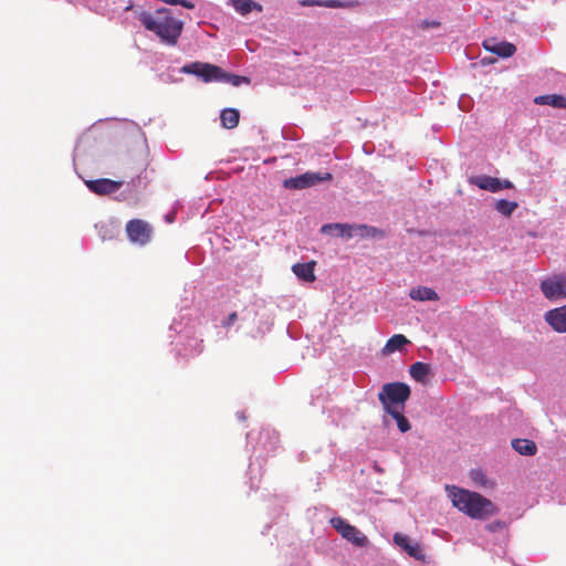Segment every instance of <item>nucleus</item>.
Returning a JSON list of instances; mask_svg holds the SVG:
<instances>
[{
  "instance_id": "obj_1",
  "label": "nucleus",
  "mask_w": 566,
  "mask_h": 566,
  "mask_svg": "<svg viewBox=\"0 0 566 566\" xmlns=\"http://www.w3.org/2000/svg\"><path fill=\"white\" fill-rule=\"evenodd\" d=\"M138 20L146 30L155 33L163 43L170 46L178 43L184 30V22L166 8L157 9L155 12L140 11Z\"/></svg>"
},
{
  "instance_id": "obj_2",
  "label": "nucleus",
  "mask_w": 566,
  "mask_h": 566,
  "mask_svg": "<svg viewBox=\"0 0 566 566\" xmlns=\"http://www.w3.org/2000/svg\"><path fill=\"white\" fill-rule=\"evenodd\" d=\"M452 504L471 518L485 520L499 512L496 505L480 493L471 492L457 486L447 488Z\"/></svg>"
},
{
  "instance_id": "obj_3",
  "label": "nucleus",
  "mask_w": 566,
  "mask_h": 566,
  "mask_svg": "<svg viewBox=\"0 0 566 566\" xmlns=\"http://www.w3.org/2000/svg\"><path fill=\"white\" fill-rule=\"evenodd\" d=\"M411 394L410 387L405 382L385 384L378 394L384 410L387 412L392 409H405V403Z\"/></svg>"
},
{
  "instance_id": "obj_4",
  "label": "nucleus",
  "mask_w": 566,
  "mask_h": 566,
  "mask_svg": "<svg viewBox=\"0 0 566 566\" xmlns=\"http://www.w3.org/2000/svg\"><path fill=\"white\" fill-rule=\"evenodd\" d=\"M332 526L348 542L357 547H365L369 541L367 536L360 532L356 526L349 524L342 517H333L331 520Z\"/></svg>"
},
{
  "instance_id": "obj_5",
  "label": "nucleus",
  "mask_w": 566,
  "mask_h": 566,
  "mask_svg": "<svg viewBox=\"0 0 566 566\" xmlns=\"http://www.w3.org/2000/svg\"><path fill=\"white\" fill-rule=\"evenodd\" d=\"M333 176L329 172H312L307 171L296 177L285 179L283 187L286 189L301 190L313 187L323 181L332 180Z\"/></svg>"
},
{
  "instance_id": "obj_6",
  "label": "nucleus",
  "mask_w": 566,
  "mask_h": 566,
  "mask_svg": "<svg viewBox=\"0 0 566 566\" xmlns=\"http://www.w3.org/2000/svg\"><path fill=\"white\" fill-rule=\"evenodd\" d=\"M125 230L128 239L139 245L149 243L153 237V227L142 219L129 220Z\"/></svg>"
},
{
  "instance_id": "obj_7",
  "label": "nucleus",
  "mask_w": 566,
  "mask_h": 566,
  "mask_svg": "<svg viewBox=\"0 0 566 566\" xmlns=\"http://www.w3.org/2000/svg\"><path fill=\"white\" fill-rule=\"evenodd\" d=\"M184 73L195 74L201 77L205 82H220L223 75V70L220 66L202 63L192 62L182 67Z\"/></svg>"
},
{
  "instance_id": "obj_8",
  "label": "nucleus",
  "mask_w": 566,
  "mask_h": 566,
  "mask_svg": "<svg viewBox=\"0 0 566 566\" xmlns=\"http://www.w3.org/2000/svg\"><path fill=\"white\" fill-rule=\"evenodd\" d=\"M541 289L548 300L566 297V280L564 279L545 280L542 282Z\"/></svg>"
},
{
  "instance_id": "obj_9",
  "label": "nucleus",
  "mask_w": 566,
  "mask_h": 566,
  "mask_svg": "<svg viewBox=\"0 0 566 566\" xmlns=\"http://www.w3.org/2000/svg\"><path fill=\"white\" fill-rule=\"evenodd\" d=\"M85 184L92 192L101 196L114 193L123 186L122 181L107 178L87 180Z\"/></svg>"
},
{
  "instance_id": "obj_10",
  "label": "nucleus",
  "mask_w": 566,
  "mask_h": 566,
  "mask_svg": "<svg viewBox=\"0 0 566 566\" xmlns=\"http://www.w3.org/2000/svg\"><path fill=\"white\" fill-rule=\"evenodd\" d=\"M394 542L401 547L409 556L417 560H424L426 555L419 543L412 542L407 535L396 533Z\"/></svg>"
},
{
  "instance_id": "obj_11",
  "label": "nucleus",
  "mask_w": 566,
  "mask_h": 566,
  "mask_svg": "<svg viewBox=\"0 0 566 566\" xmlns=\"http://www.w3.org/2000/svg\"><path fill=\"white\" fill-rule=\"evenodd\" d=\"M545 321L557 333H566V305L549 310Z\"/></svg>"
},
{
  "instance_id": "obj_12",
  "label": "nucleus",
  "mask_w": 566,
  "mask_h": 566,
  "mask_svg": "<svg viewBox=\"0 0 566 566\" xmlns=\"http://www.w3.org/2000/svg\"><path fill=\"white\" fill-rule=\"evenodd\" d=\"M483 46L486 51L495 53L501 57H510L512 56L516 48L513 43L510 42H497L495 39H488L483 42Z\"/></svg>"
},
{
  "instance_id": "obj_13",
  "label": "nucleus",
  "mask_w": 566,
  "mask_h": 566,
  "mask_svg": "<svg viewBox=\"0 0 566 566\" xmlns=\"http://www.w3.org/2000/svg\"><path fill=\"white\" fill-rule=\"evenodd\" d=\"M315 261H310L307 263H296L292 266L293 273L301 280L305 282H314L315 281Z\"/></svg>"
},
{
  "instance_id": "obj_14",
  "label": "nucleus",
  "mask_w": 566,
  "mask_h": 566,
  "mask_svg": "<svg viewBox=\"0 0 566 566\" xmlns=\"http://www.w3.org/2000/svg\"><path fill=\"white\" fill-rule=\"evenodd\" d=\"M472 184L478 186L480 189L488 190L491 192H497L502 190V180L490 177V176H481L475 177L471 180Z\"/></svg>"
},
{
  "instance_id": "obj_15",
  "label": "nucleus",
  "mask_w": 566,
  "mask_h": 566,
  "mask_svg": "<svg viewBox=\"0 0 566 566\" xmlns=\"http://www.w3.org/2000/svg\"><path fill=\"white\" fill-rule=\"evenodd\" d=\"M332 230H337L338 235L345 237V238H353L355 237V224H348V223H329L324 224L321 229L323 233H331Z\"/></svg>"
},
{
  "instance_id": "obj_16",
  "label": "nucleus",
  "mask_w": 566,
  "mask_h": 566,
  "mask_svg": "<svg viewBox=\"0 0 566 566\" xmlns=\"http://www.w3.org/2000/svg\"><path fill=\"white\" fill-rule=\"evenodd\" d=\"M512 447L522 455H534L537 452L536 443L528 439H514Z\"/></svg>"
},
{
  "instance_id": "obj_17",
  "label": "nucleus",
  "mask_w": 566,
  "mask_h": 566,
  "mask_svg": "<svg viewBox=\"0 0 566 566\" xmlns=\"http://www.w3.org/2000/svg\"><path fill=\"white\" fill-rule=\"evenodd\" d=\"M410 298L415 301H437L439 300V295L437 292L430 287L418 286L410 291Z\"/></svg>"
},
{
  "instance_id": "obj_18",
  "label": "nucleus",
  "mask_w": 566,
  "mask_h": 566,
  "mask_svg": "<svg viewBox=\"0 0 566 566\" xmlns=\"http://www.w3.org/2000/svg\"><path fill=\"white\" fill-rule=\"evenodd\" d=\"M231 4L242 15H247L252 10H256L258 12H262L263 8L260 3L253 0H230Z\"/></svg>"
},
{
  "instance_id": "obj_19",
  "label": "nucleus",
  "mask_w": 566,
  "mask_h": 566,
  "mask_svg": "<svg viewBox=\"0 0 566 566\" xmlns=\"http://www.w3.org/2000/svg\"><path fill=\"white\" fill-rule=\"evenodd\" d=\"M534 102L539 105H549L556 108H566V96L551 94L535 97Z\"/></svg>"
},
{
  "instance_id": "obj_20",
  "label": "nucleus",
  "mask_w": 566,
  "mask_h": 566,
  "mask_svg": "<svg viewBox=\"0 0 566 566\" xmlns=\"http://www.w3.org/2000/svg\"><path fill=\"white\" fill-rule=\"evenodd\" d=\"M384 230L367 224H355V237L360 238H385Z\"/></svg>"
},
{
  "instance_id": "obj_21",
  "label": "nucleus",
  "mask_w": 566,
  "mask_h": 566,
  "mask_svg": "<svg viewBox=\"0 0 566 566\" xmlns=\"http://www.w3.org/2000/svg\"><path fill=\"white\" fill-rule=\"evenodd\" d=\"M409 340L402 334H396L391 336L382 348L384 355L392 354L396 350H400Z\"/></svg>"
},
{
  "instance_id": "obj_22",
  "label": "nucleus",
  "mask_w": 566,
  "mask_h": 566,
  "mask_svg": "<svg viewBox=\"0 0 566 566\" xmlns=\"http://www.w3.org/2000/svg\"><path fill=\"white\" fill-rule=\"evenodd\" d=\"M220 119L224 128L232 129L238 126L240 114L235 108H226L221 112Z\"/></svg>"
},
{
  "instance_id": "obj_23",
  "label": "nucleus",
  "mask_w": 566,
  "mask_h": 566,
  "mask_svg": "<svg viewBox=\"0 0 566 566\" xmlns=\"http://www.w3.org/2000/svg\"><path fill=\"white\" fill-rule=\"evenodd\" d=\"M430 366L422 361H417L410 366V376L419 382H424L430 374Z\"/></svg>"
},
{
  "instance_id": "obj_24",
  "label": "nucleus",
  "mask_w": 566,
  "mask_h": 566,
  "mask_svg": "<svg viewBox=\"0 0 566 566\" xmlns=\"http://www.w3.org/2000/svg\"><path fill=\"white\" fill-rule=\"evenodd\" d=\"M402 411L403 410L401 409H392L387 411V413L397 421L398 429L405 433L410 430L411 426L409 420L403 416Z\"/></svg>"
},
{
  "instance_id": "obj_25",
  "label": "nucleus",
  "mask_w": 566,
  "mask_h": 566,
  "mask_svg": "<svg viewBox=\"0 0 566 566\" xmlns=\"http://www.w3.org/2000/svg\"><path fill=\"white\" fill-rule=\"evenodd\" d=\"M517 208V202L509 201L506 199H500L495 203V209L499 213L510 217Z\"/></svg>"
},
{
  "instance_id": "obj_26",
  "label": "nucleus",
  "mask_w": 566,
  "mask_h": 566,
  "mask_svg": "<svg viewBox=\"0 0 566 566\" xmlns=\"http://www.w3.org/2000/svg\"><path fill=\"white\" fill-rule=\"evenodd\" d=\"M220 82H227L232 86H240L241 84H249L250 78L247 76H240L235 74H230L223 71V75Z\"/></svg>"
},
{
  "instance_id": "obj_27",
  "label": "nucleus",
  "mask_w": 566,
  "mask_h": 566,
  "mask_svg": "<svg viewBox=\"0 0 566 566\" xmlns=\"http://www.w3.org/2000/svg\"><path fill=\"white\" fill-rule=\"evenodd\" d=\"M504 527H505V524L501 521H494L486 525V530L492 533L500 532Z\"/></svg>"
},
{
  "instance_id": "obj_28",
  "label": "nucleus",
  "mask_w": 566,
  "mask_h": 566,
  "mask_svg": "<svg viewBox=\"0 0 566 566\" xmlns=\"http://www.w3.org/2000/svg\"><path fill=\"white\" fill-rule=\"evenodd\" d=\"M238 319V314L237 312H232L229 314V316L222 321V326L228 328L230 327L231 325H233Z\"/></svg>"
},
{
  "instance_id": "obj_29",
  "label": "nucleus",
  "mask_w": 566,
  "mask_h": 566,
  "mask_svg": "<svg viewBox=\"0 0 566 566\" xmlns=\"http://www.w3.org/2000/svg\"><path fill=\"white\" fill-rule=\"evenodd\" d=\"M325 7L327 8H339V7H343L344 4L337 0H328L326 2L323 3Z\"/></svg>"
},
{
  "instance_id": "obj_30",
  "label": "nucleus",
  "mask_w": 566,
  "mask_h": 566,
  "mask_svg": "<svg viewBox=\"0 0 566 566\" xmlns=\"http://www.w3.org/2000/svg\"><path fill=\"white\" fill-rule=\"evenodd\" d=\"M513 188V184L510 180L502 181V189H511Z\"/></svg>"
}]
</instances>
